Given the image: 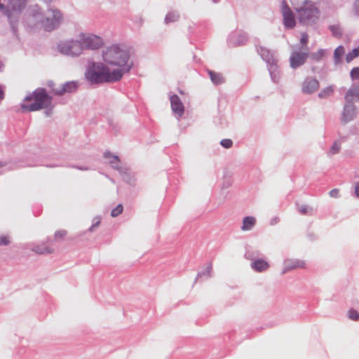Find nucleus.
Segmentation results:
<instances>
[{"mask_svg": "<svg viewBox=\"0 0 359 359\" xmlns=\"http://www.w3.org/2000/svg\"><path fill=\"white\" fill-rule=\"evenodd\" d=\"M105 64L93 62L86 73L92 83H114L120 81L132 67L128 53L118 46H111L103 52Z\"/></svg>", "mask_w": 359, "mask_h": 359, "instance_id": "f257e3e1", "label": "nucleus"}, {"mask_svg": "<svg viewBox=\"0 0 359 359\" xmlns=\"http://www.w3.org/2000/svg\"><path fill=\"white\" fill-rule=\"evenodd\" d=\"M51 103V98L43 90H38L25 97L21 104L22 112L34 111L47 108Z\"/></svg>", "mask_w": 359, "mask_h": 359, "instance_id": "f03ea898", "label": "nucleus"}, {"mask_svg": "<svg viewBox=\"0 0 359 359\" xmlns=\"http://www.w3.org/2000/svg\"><path fill=\"white\" fill-rule=\"evenodd\" d=\"M295 11L299 21L305 25L314 22L318 18V11L311 1H305L302 6H296Z\"/></svg>", "mask_w": 359, "mask_h": 359, "instance_id": "7ed1b4c3", "label": "nucleus"}, {"mask_svg": "<svg viewBox=\"0 0 359 359\" xmlns=\"http://www.w3.org/2000/svg\"><path fill=\"white\" fill-rule=\"evenodd\" d=\"M62 20L61 13L56 9L48 10L41 22L46 31H51L59 26Z\"/></svg>", "mask_w": 359, "mask_h": 359, "instance_id": "20e7f679", "label": "nucleus"}, {"mask_svg": "<svg viewBox=\"0 0 359 359\" xmlns=\"http://www.w3.org/2000/svg\"><path fill=\"white\" fill-rule=\"evenodd\" d=\"M60 51L65 55L71 56L79 55L83 51L80 39L78 37L76 41H68L61 43L59 45Z\"/></svg>", "mask_w": 359, "mask_h": 359, "instance_id": "39448f33", "label": "nucleus"}, {"mask_svg": "<svg viewBox=\"0 0 359 359\" xmlns=\"http://www.w3.org/2000/svg\"><path fill=\"white\" fill-rule=\"evenodd\" d=\"M83 50L97 49L102 45V39L95 35L81 33L79 35Z\"/></svg>", "mask_w": 359, "mask_h": 359, "instance_id": "423d86ee", "label": "nucleus"}, {"mask_svg": "<svg viewBox=\"0 0 359 359\" xmlns=\"http://www.w3.org/2000/svg\"><path fill=\"white\" fill-rule=\"evenodd\" d=\"M305 50H293L292 52L290 57V65L292 68L296 69L306 62L309 57V53L307 48H305Z\"/></svg>", "mask_w": 359, "mask_h": 359, "instance_id": "0eeeda50", "label": "nucleus"}, {"mask_svg": "<svg viewBox=\"0 0 359 359\" xmlns=\"http://www.w3.org/2000/svg\"><path fill=\"white\" fill-rule=\"evenodd\" d=\"M282 13L285 26L287 28H293L295 25V20L292 11L285 1L283 3Z\"/></svg>", "mask_w": 359, "mask_h": 359, "instance_id": "6e6552de", "label": "nucleus"}, {"mask_svg": "<svg viewBox=\"0 0 359 359\" xmlns=\"http://www.w3.org/2000/svg\"><path fill=\"white\" fill-rule=\"evenodd\" d=\"M319 88V82L314 78H306L302 83V90L305 94H311Z\"/></svg>", "mask_w": 359, "mask_h": 359, "instance_id": "1a4fd4ad", "label": "nucleus"}, {"mask_svg": "<svg viewBox=\"0 0 359 359\" xmlns=\"http://www.w3.org/2000/svg\"><path fill=\"white\" fill-rule=\"evenodd\" d=\"M355 107L353 103L346 102L344 108L341 121L344 123H346L347 122L353 119V118L355 116Z\"/></svg>", "mask_w": 359, "mask_h": 359, "instance_id": "9d476101", "label": "nucleus"}, {"mask_svg": "<svg viewBox=\"0 0 359 359\" xmlns=\"http://www.w3.org/2000/svg\"><path fill=\"white\" fill-rule=\"evenodd\" d=\"M305 262L302 260L299 259H288L286 260L284 263V269L282 271V273H285L289 271L297 269H303L305 267Z\"/></svg>", "mask_w": 359, "mask_h": 359, "instance_id": "9b49d317", "label": "nucleus"}, {"mask_svg": "<svg viewBox=\"0 0 359 359\" xmlns=\"http://www.w3.org/2000/svg\"><path fill=\"white\" fill-rule=\"evenodd\" d=\"M170 102L173 111L179 116H182L184 113V106L180 97L176 95L171 96Z\"/></svg>", "mask_w": 359, "mask_h": 359, "instance_id": "f8f14e48", "label": "nucleus"}, {"mask_svg": "<svg viewBox=\"0 0 359 359\" xmlns=\"http://www.w3.org/2000/svg\"><path fill=\"white\" fill-rule=\"evenodd\" d=\"M345 100L348 103L359 100V83L348 89L345 95Z\"/></svg>", "mask_w": 359, "mask_h": 359, "instance_id": "ddd939ff", "label": "nucleus"}, {"mask_svg": "<svg viewBox=\"0 0 359 359\" xmlns=\"http://www.w3.org/2000/svg\"><path fill=\"white\" fill-rule=\"evenodd\" d=\"M269 262L262 259H258L251 263V267L257 272H263L269 268Z\"/></svg>", "mask_w": 359, "mask_h": 359, "instance_id": "4468645a", "label": "nucleus"}, {"mask_svg": "<svg viewBox=\"0 0 359 359\" xmlns=\"http://www.w3.org/2000/svg\"><path fill=\"white\" fill-rule=\"evenodd\" d=\"M78 85L76 82H67L62 86L60 89L55 90V93L59 95H62L65 93H72L77 89Z\"/></svg>", "mask_w": 359, "mask_h": 359, "instance_id": "2eb2a0df", "label": "nucleus"}, {"mask_svg": "<svg viewBox=\"0 0 359 359\" xmlns=\"http://www.w3.org/2000/svg\"><path fill=\"white\" fill-rule=\"evenodd\" d=\"M256 224V219L254 217L248 216L243 218L242 231H246L251 230Z\"/></svg>", "mask_w": 359, "mask_h": 359, "instance_id": "dca6fc26", "label": "nucleus"}, {"mask_svg": "<svg viewBox=\"0 0 359 359\" xmlns=\"http://www.w3.org/2000/svg\"><path fill=\"white\" fill-rule=\"evenodd\" d=\"M26 3L27 0H9V6L13 11H20Z\"/></svg>", "mask_w": 359, "mask_h": 359, "instance_id": "f3484780", "label": "nucleus"}, {"mask_svg": "<svg viewBox=\"0 0 359 359\" xmlns=\"http://www.w3.org/2000/svg\"><path fill=\"white\" fill-rule=\"evenodd\" d=\"M326 55V50L324 49H319L316 52L309 54L311 60L313 62H319L323 59Z\"/></svg>", "mask_w": 359, "mask_h": 359, "instance_id": "a211bd4d", "label": "nucleus"}, {"mask_svg": "<svg viewBox=\"0 0 359 359\" xmlns=\"http://www.w3.org/2000/svg\"><path fill=\"white\" fill-rule=\"evenodd\" d=\"M32 250L38 254H48L53 252V249L45 245L34 246Z\"/></svg>", "mask_w": 359, "mask_h": 359, "instance_id": "6ab92c4d", "label": "nucleus"}, {"mask_svg": "<svg viewBox=\"0 0 359 359\" xmlns=\"http://www.w3.org/2000/svg\"><path fill=\"white\" fill-rule=\"evenodd\" d=\"M209 75L210 77L211 81L215 84H220L224 82V79L221 74L215 72L213 71H209Z\"/></svg>", "mask_w": 359, "mask_h": 359, "instance_id": "aec40b11", "label": "nucleus"}, {"mask_svg": "<svg viewBox=\"0 0 359 359\" xmlns=\"http://www.w3.org/2000/svg\"><path fill=\"white\" fill-rule=\"evenodd\" d=\"M344 54V48L342 46H338L334 52V59L336 63L341 62V57Z\"/></svg>", "mask_w": 359, "mask_h": 359, "instance_id": "412c9836", "label": "nucleus"}, {"mask_svg": "<svg viewBox=\"0 0 359 359\" xmlns=\"http://www.w3.org/2000/svg\"><path fill=\"white\" fill-rule=\"evenodd\" d=\"M334 92V88L332 86H328L321 90V92L318 94L320 98H326L330 96Z\"/></svg>", "mask_w": 359, "mask_h": 359, "instance_id": "4be33fe9", "label": "nucleus"}, {"mask_svg": "<svg viewBox=\"0 0 359 359\" xmlns=\"http://www.w3.org/2000/svg\"><path fill=\"white\" fill-rule=\"evenodd\" d=\"M358 56H359V47L354 48L351 52L348 53L346 57V60L347 62H350Z\"/></svg>", "mask_w": 359, "mask_h": 359, "instance_id": "5701e85b", "label": "nucleus"}, {"mask_svg": "<svg viewBox=\"0 0 359 359\" xmlns=\"http://www.w3.org/2000/svg\"><path fill=\"white\" fill-rule=\"evenodd\" d=\"M179 18V15L175 13V12H170L168 13V15L165 17V21L167 23L168 22H172L176 20H177Z\"/></svg>", "mask_w": 359, "mask_h": 359, "instance_id": "b1692460", "label": "nucleus"}, {"mask_svg": "<svg viewBox=\"0 0 359 359\" xmlns=\"http://www.w3.org/2000/svg\"><path fill=\"white\" fill-rule=\"evenodd\" d=\"M348 318L352 320H355V321L359 320V312H358L355 309H350L348 311Z\"/></svg>", "mask_w": 359, "mask_h": 359, "instance_id": "393cba45", "label": "nucleus"}, {"mask_svg": "<svg viewBox=\"0 0 359 359\" xmlns=\"http://www.w3.org/2000/svg\"><path fill=\"white\" fill-rule=\"evenodd\" d=\"M123 212V206L122 205L119 204L114 209L111 210V215L113 217H117L120 214H121Z\"/></svg>", "mask_w": 359, "mask_h": 359, "instance_id": "a878e982", "label": "nucleus"}, {"mask_svg": "<svg viewBox=\"0 0 359 359\" xmlns=\"http://www.w3.org/2000/svg\"><path fill=\"white\" fill-rule=\"evenodd\" d=\"M340 149H341L340 144L339 142H335L333 144L332 147H331L330 152L332 154H336L339 151Z\"/></svg>", "mask_w": 359, "mask_h": 359, "instance_id": "bb28decb", "label": "nucleus"}, {"mask_svg": "<svg viewBox=\"0 0 359 359\" xmlns=\"http://www.w3.org/2000/svg\"><path fill=\"white\" fill-rule=\"evenodd\" d=\"M220 144L224 148L229 149L231 147L233 142L230 139H224L221 141Z\"/></svg>", "mask_w": 359, "mask_h": 359, "instance_id": "cd10ccee", "label": "nucleus"}, {"mask_svg": "<svg viewBox=\"0 0 359 359\" xmlns=\"http://www.w3.org/2000/svg\"><path fill=\"white\" fill-rule=\"evenodd\" d=\"M330 29L331 32H332L333 35H334L336 36H341V29L339 27L332 25V26H330Z\"/></svg>", "mask_w": 359, "mask_h": 359, "instance_id": "c85d7f7f", "label": "nucleus"}, {"mask_svg": "<svg viewBox=\"0 0 359 359\" xmlns=\"http://www.w3.org/2000/svg\"><path fill=\"white\" fill-rule=\"evenodd\" d=\"M351 77L352 79H359V67L353 68L351 72Z\"/></svg>", "mask_w": 359, "mask_h": 359, "instance_id": "c756f323", "label": "nucleus"}, {"mask_svg": "<svg viewBox=\"0 0 359 359\" xmlns=\"http://www.w3.org/2000/svg\"><path fill=\"white\" fill-rule=\"evenodd\" d=\"M309 41V36L306 33H302L300 42L303 46H306Z\"/></svg>", "mask_w": 359, "mask_h": 359, "instance_id": "7c9ffc66", "label": "nucleus"}, {"mask_svg": "<svg viewBox=\"0 0 359 359\" xmlns=\"http://www.w3.org/2000/svg\"><path fill=\"white\" fill-rule=\"evenodd\" d=\"M10 243L9 238L6 236H0V245H6Z\"/></svg>", "mask_w": 359, "mask_h": 359, "instance_id": "2f4dec72", "label": "nucleus"}, {"mask_svg": "<svg viewBox=\"0 0 359 359\" xmlns=\"http://www.w3.org/2000/svg\"><path fill=\"white\" fill-rule=\"evenodd\" d=\"M339 195V190L338 189H334L330 191V196L333 198H337Z\"/></svg>", "mask_w": 359, "mask_h": 359, "instance_id": "473e14b6", "label": "nucleus"}, {"mask_svg": "<svg viewBox=\"0 0 359 359\" xmlns=\"http://www.w3.org/2000/svg\"><path fill=\"white\" fill-rule=\"evenodd\" d=\"M100 220H97L92 226L90 227L89 231H93L95 227H97L100 224Z\"/></svg>", "mask_w": 359, "mask_h": 359, "instance_id": "72a5a7b5", "label": "nucleus"}, {"mask_svg": "<svg viewBox=\"0 0 359 359\" xmlns=\"http://www.w3.org/2000/svg\"><path fill=\"white\" fill-rule=\"evenodd\" d=\"M279 222V218L277 217H275L274 218H273L271 221V224L273 225V224H276Z\"/></svg>", "mask_w": 359, "mask_h": 359, "instance_id": "f704fd0d", "label": "nucleus"}, {"mask_svg": "<svg viewBox=\"0 0 359 359\" xmlns=\"http://www.w3.org/2000/svg\"><path fill=\"white\" fill-rule=\"evenodd\" d=\"M4 97V92L3 87L0 86V101L2 100Z\"/></svg>", "mask_w": 359, "mask_h": 359, "instance_id": "c9c22d12", "label": "nucleus"}, {"mask_svg": "<svg viewBox=\"0 0 359 359\" xmlns=\"http://www.w3.org/2000/svg\"><path fill=\"white\" fill-rule=\"evenodd\" d=\"M355 192L358 197H359V182L355 184Z\"/></svg>", "mask_w": 359, "mask_h": 359, "instance_id": "e433bc0d", "label": "nucleus"}, {"mask_svg": "<svg viewBox=\"0 0 359 359\" xmlns=\"http://www.w3.org/2000/svg\"><path fill=\"white\" fill-rule=\"evenodd\" d=\"M65 234V232H58L55 233V236L62 237Z\"/></svg>", "mask_w": 359, "mask_h": 359, "instance_id": "4c0bfd02", "label": "nucleus"}, {"mask_svg": "<svg viewBox=\"0 0 359 359\" xmlns=\"http://www.w3.org/2000/svg\"><path fill=\"white\" fill-rule=\"evenodd\" d=\"M300 211H301V212L302 214H306V208H305V207L304 208V207L301 208H300Z\"/></svg>", "mask_w": 359, "mask_h": 359, "instance_id": "58836bf2", "label": "nucleus"}, {"mask_svg": "<svg viewBox=\"0 0 359 359\" xmlns=\"http://www.w3.org/2000/svg\"><path fill=\"white\" fill-rule=\"evenodd\" d=\"M114 161H118V157L117 156H111Z\"/></svg>", "mask_w": 359, "mask_h": 359, "instance_id": "ea45409f", "label": "nucleus"}, {"mask_svg": "<svg viewBox=\"0 0 359 359\" xmlns=\"http://www.w3.org/2000/svg\"><path fill=\"white\" fill-rule=\"evenodd\" d=\"M0 9L1 10H4V6L3 4H1V3H0Z\"/></svg>", "mask_w": 359, "mask_h": 359, "instance_id": "a19ab883", "label": "nucleus"}, {"mask_svg": "<svg viewBox=\"0 0 359 359\" xmlns=\"http://www.w3.org/2000/svg\"><path fill=\"white\" fill-rule=\"evenodd\" d=\"M104 156L105 157H109V153H105L104 154Z\"/></svg>", "mask_w": 359, "mask_h": 359, "instance_id": "79ce46f5", "label": "nucleus"}, {"mask_svg": "<svg viewBox=\"0 0 359 359\" xmlns=\"http://www.w3.org/2000/svg\"><path fill=\"white\" fill-rule=\"evenodd\" d=\"M292 4L295 6L297 4H296L294 1H292Z\"/></svg>", "mask_w": 359, "mask_h": 359, "instance_id": "37998d69", "label": "nucleus"}, {"mask_svg": "<svg viewBox=\"0 0 359 359\" xmlns=\"http://www.w3.org/2000/svg\"><path fill=\"white\" fill-rule=\"evenodd\" d=\"M4 164L0 162V168L3 167Z\"/></svg>", "mask_w": 359, "mask_h": 359, "instance_id": "c03bdc74", "label": "nucleus"}, {"mask_svg": "<svg viewBox=\"0 0 359 359\" xmlns=\"http://www.w3.org/2000/svg\"><path fill=\"white\" fill-rule=\"evenodd\" d=\"M7 15H8V17H10L11 15L9 13V11L7 12Z\"/></svg>", "mask_w": 359, "mask_h": 359, "instance_id": "a18cd8bd", "label": "nucleus"}, {"mask_svg": "<svg viewBox=\"0 0 359 359\" xmlns=\"http://www.w3.org/2000/svg\"><path fill=\"white\" fill-rule=\"evenodd\" d=\"M1 69V66H0V70Z\"/></svg>", "mask_w": 359, "mask_h": 359, "instance_id": "49530a36", "label": "nucleus"}]
</instances>
